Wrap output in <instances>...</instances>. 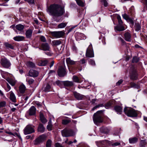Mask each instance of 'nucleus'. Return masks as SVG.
<instances>
[{"label":"nucleus","mask_w":147,"mask_h":147,"mask_svg":"<svg viewBox=\"0 0 147 147\" xmlns=\"http://www.w3.org/2000/svg\"><path fill=\"white\" fill-rule=\"evenodd\" d=\"M62 43L60 40H54L52 41V44L53 46H57L60 45Z\"/></svg>","instance_id":"37"},{"label":"nucleus","mask_w":147,"mask_h":147,"mask_svg":"<svg viewBox=\"0 0 147 147\" xmlns=\"http://www.w3.org/2000/svg\"><path fill=\"white\" fill-rule=\"evenodd\" d=\"M114 110L117 113L121 114L122 111V108L121 106L116 105L114 107Z\"/></svg>","instance_id":"27"},{"label":"nucleus","mask_w":147,"mask_h":147,"mask_svg":"<svg viewBox=\"0 0 147 147\" xmlns=\"http://www.w3.org/2000/svg\"><path fill=\"white\" fill-rule=\"evenodd\" d=\"M9 93H10L9 98L10 100L14 102H16V98L14 93L12 91H10Z\"/></svg>","instance_id":"26"},{"label":"nucleus","mask_w":147,"mask_h":147,"mask_svg":"<svg viewBox=\"0 0 147 147\" xmlns=\"http://www.w3.org/2000/svg\"><path fill=\"white\" fill-rule=\"evenodd\" d=\"M34 127L31 125H27L24 130V133L25 135H27L35 132Z\"/></svg>","instance_id":"7"},{"label":"nucleus","mask_w":147,"mask_h":147,"mask_svg":"<svg viewBox=\"0 0 147 147\" xmlns=\"http://www.w3.org/2000/svg\"><path fill=\"white\" fill-rule=\"evenodd\" d=\"M141 26L140 24L139 23L136 22L135 23L134 28L136 31H138L141 30Z\"/></svg>","instance_id":"35"},{"label":"nucleus","mask_w":147,"mask_h":147,"mask_svg":"<svg viewBox=\"0 0 147 147\" xmlns=\"http://www.w3.org/2000/svg\"><path fill=\"white\" fill-rule=\"evenodd\" d=\"M26 90V87L24 84L20 85L19 87V90L21 94L24 93Z\"/></svg>","instance_id":"32"},{"label":"nucleus","mask_w":147,"mask_h":147,"mask_svg":"<svg viewBox=\"0 0 147 147\" xmlns=\"http://www.w3.org/2000/svg\"><path fill=\"white\" fill-rule=\"evenodd\" d=\"M130 78L133 80H136L138 79V74L134 67L131 66L129 71Z\"/></svg>","instance_id":"4"},{"label":"nucleus","mask_w":147,"mask_h":147,"mask_svg":"<svg viewBox=\"0 0 147 147\" xmlns=\"http://www.w3.org/2000/svg\"><path fill=\"white\" fill-rule=\"evenodd\" d=\"M47 11L53 17L55 21L58 22L59 20L57 18L63 16L65 13L64 8L61 5L57 4L51 5L48 7Z\"/></svg>","instance_id":"1"},{"label":"nucleus","mask_w":147,"mask_h":147,"mask_svg":"<svg viewBox=\"0 0 147 147\" xmlns=\"http://www.w3.org/2000/svg\"><path fill=\"white\" fill-rule=\"evenodd\" d=\"M87 57L89 58L93 57H94V54L92 48V45L90 44L87 49L86 54Z\"/></svg>","instance_id":"11"},{"label":"nucleus","mask_w":147,"mask_h":147,"mask_svg":"<svg viewBox=\"0 0 147 147\" xmlns=\"http://www.w3.org/2000/svg\"><path fill=\"white\" fill-rule=\"evenodd\" d=\"M32 30L30 29H29L26 30L25 32L26 37L28 38H30L32 36Z\"/></svg>","instance_id":"24"},{"label":"nucleus","mask_w":147,"mask_h":147,"mask_svg":"<svg viewBox=\"0 0 147 147\" xmlns=\"http://www.w3.org/2000/svg\"><path fill=\"white\" fill-rule=\"evenodd\" d=\"M74 83L72 81H64V86L67 87H72L74 85Z\"/></svg>","instance_id":"28"},{"label":"nucleus","mask_w":147,"mask_h":147,"mask_svg":"<svg viewBox=\"0 0 147 147\" xmlns=\"http://www.w3.org/2000/svg\"><path fill=\"white\" fill-rule=\"evenodd\" d=\"M11 88L10 86L9 85V84L7 83V88L6 89V90L7 92L9 91L11 89Z\"/></svg>","instance_id":"64"},{"label":"nucleus","mask_w":147,"mask_h":147,"mask_svg":"<svg viewBox=\"0 0 147 147\" xmlns=\"http://www.w3.org/2000/svg\"><path fill=\"white\" fill-rule=\"evenodd\" d=\"M73 94L74 97L78 100H81L84 97V95L76 92H74Z\"/></svg>","instance_id":"18"},{"label":"nucleus","mask_w":147,"mask_h":147,"mask_svg":"<svg viewBox=\"0 0 147 147\" xmlns=\"http://www.w3.org/2000/svg\"><path fill=\"white\" fill-rule=\"evenodd\" d=\"M102 132L106 134L108 133L109 131V130L107 127H103L102 129Z\"/></svg>","instance_id":"52"},{"label":"nucleus","mask_w":147,"mask_h":147,"mask_svg":"<svg viewBox=\"0 0 147 147\" xmlns=\"http://www.w3.org/2000/svg\"><path fill=\"white\" fill-rule=\"evenodd\" d=\"M114 29L115 30L118 31H123L125 30L123 25L119 24L114 26Z\"/></svg>","instance_id":"21"},{"label":"nucleus","mask_w":147,"mask_h":147,"mask_svg":"<svg viewBox=\"0 0 147 147\" xmlns=\"http://www.w3.org/2000/svg\"><path fill=\"white\" fill-rule=\"evenodd\" d=\"M6 105V102L5 101L0 102V108L5 107Z\"/></svg>","instance_id":"56"},{"label":"nucleus","mask_w":147,"mask_h":147,"mask_svg":"<svg viewBox=\"0 0 147 147\" xmlns=\"http://www.w3.org/2000/svg\"><path fill=\"white\" fill-rule=\"evenodd\" d=\"M120 145V143L119 142H115L112 144L111 145L112 146H117Z\"/></svg>","instance_id":"63"},{"label":"nucleus","mask_w":147,"mask_h":147,"mask_svg":"<svg viewBox=\"0 0 147 147\" xmlns=\"http://www.w3.org/2000/svg\"><path fill=\"white\" fill-rule=\"evenodd\" d=\"M40 40L41 41L43 42H46V38L43 36H41L40 37Z\"/></svg>","instance_id":"57"},{"label":"nucleus","mask_w":147,"mask_h":147,"mask_svg":"<svg viewBox=\"0 0 147 147\" xmlns=\"http://www.w3.org/2000/svg\"><path fill=\"white\" fill-rule=\"evenodd\" d=\"M100 2L104 6L106 7L108 6V3L106 0H100Z\"/></svg>","instance_id":"54"},{"label":"nucleus","mask_w":147,"mask_h":147,"mask_svg":"<svg viewBox=\"0 0 147 147\" xmlns=\"http://www.w3.org/2000/svg\"><path fill=\"white\" fill-rule=\"evenodd\" d=\"M96 144L98 147H101V146L103 145H109L110 142L107 140H105L101 141L96 142Z\"/></svg>","instance_id":"12"},{"label":"nucleus","mask_w":147,"mask_h":147,"mask_svg":"<svg viewBox=\"0 0 147 147\" xmlns=\"http://www.w3.org/2000/svg\"><path fill=\"white\" fill-rule=\"evenodd\" d=\"M123 80H119L118 82L116 83V84L117 86H119L120 85L121 83H122Z\"/></svg>","instance_id":"62"},{"label":"nucleus","mask_w":147,"mask_h":147,"mask_svg":"<svg viewBox=\"0 0 147 147\" xmlns=\"http://www.w3.org/2000/svg\"><path fill=\"white\" fill-rule=\"evenodd\" d=\"M46 138V136L45 135L42 134L40 136L34 141V145H39L45 140Z\"/></svg>","instance_id":"9"},{"label":"nucleus","mask_w":147,"mask_h":147,"mask_svg":"<svg viewBox=\"0 0 147 147\" xmlns=\"http://www.w3.org/2000/svg\"><path fill=\"white\" fill-rule=\"evenodd\" d=\"M51 33L52 36L56 38L63 37L65 34V32L63 31L52 32Z\"/></svg>","instance_id":"10"},{"label":"nucleus","mask_w":147,"mask_h":147,"mask_svg":"<svg viewBox=\"0 0 147 147\" xmlns=\"http://www.w3.org/2000/svg\"><path fill=\"white\" fill-rule=\"evenodd\" d=\"M30 4H34V0H24Z\"/></svg>","instance_id":"60"},{"label":"nucleus","mask_w":147,"mask_h":147,"mask_svg":"<svg viewBox=\"0 0 147 147\" xmlns=\"http://www.w3.org/2000/svg\"><path fill=\"white\" fill-rule=\"evenodd\" d=\"M123 18L125 19L127 22H130L133 26L134 25V22L132 19L129 17V16L126 13L122 15Z\"/></svg>","instance_id":"14"},{"label":"nucleus","mask_w":147,"mask_h":147,"mask_svg":"<svg viewBox=\"0 0 147 147\" xmlns=\"http://www.w3.org/2000/svg\"><path fill=\"white\" fill-rule=\"evenodd\" d=\"M13 39L16 41H21L25 39V37L22 36H17L14 37Z\"/></svg>","instance_id":"29"},{"label":"nucleus","mask_w":147,"mask_h":147,"mask_svg":"<svg viewBox=\"0 0 147 147\" xmlns=\"http://www.w3.org/2000/svg\"><path fill=\"white\" fill-rule=\"evenodd\" d=\"M117 18L118 21V24L123 25V22L121 20L120 16L119 15H117Z\"/></svg>","instance_id":"46"},{"label":"nucleus","mask_w":147,"mask_h":147,"mask_svg":"<svg viewBox=\"0 0 147 147\" xmlns=\"http://www.w3.org/2000/svg\"><path fill=\"white\" fill-rule=\"evenodd\" d=\"M86 60L84 59L83 58L80 61V63L82 64H84L86 63Z\"/></svg>","instance_id":"58"},{"label":"nucleus","mask_w":147,"mask_h":147,"mask_svg":"<svg viewBox=\"0 0 147 147\" xmlns=\"http://www.w3.org/2000/svg\"><path fill=\"white\" fill-rule=\"evenodd\" d=\"M55 147H63L62 144L59 142H57L55 144Z\"/></svg>","instance_id":"59"},{"label":"nucleus","mask_w":147,"mask_h":147,"mask_svg":"<svg viewBox=\"0 0 147 147\" xmlns=\"http://www.w3.org/2000/svg\"><path fill=\"white\" fill-rule=\"evenodd\" d=\"M36 108L34 106H32L27 112V113L30 116L34 115L36 114Z\"/></svg>","instance_id":"16"},{"label":"nucleus","mask_w":147,"mask_h":147,"mask_svg":"<svg viewBox=\"0 0 147 147\" xmlns=\"http://www.w3.org/2000/svg\"><path fill=\"white\" fill-rule=\"evenodd\" d=\"M139 58H138L136 56L132 58V62L133 63H137L139 61Z\"/></svg>","instance_id":"50"},{"label":"nucleus","mask_w":147,"mask_h":147,"mask_svg":"<svg viewBox=\"0 0 147 147\" xmlns=\"http://www.w3.org/2000/svg\"><path fill=\"white\" fill-rule=\"evenodd\" d=\"M129 140L130 144H134L137 142L138 138L135 137L130 138L129 139Z\"/></svg>","instance_id":"31"},{"label":"nucleus","mask_w":147,"mask_h":147,"mask_svg":"<svg viewBox=\"0 0 147 147\" xmlns=\"http://www.w3.org/2000/svg\"><path fill=\"white\" fill-rule=\"evenodd\" d=\"M61 133L62 136L65 137L73 136L74 135L73 131L71 129H65L62 131Z\"/></svg>","instance_id":"8"},{"label":"nucleus","mask_w":147,"mask_h":147,"mask_svg":"<svg viewBox=\"0 0 147 147\" xmlns=\"http://www.w3.org/2000/svg\"><path fill=\"white\" fill-rule=\"evenodd\" d=\"M27 64L28 66L32 68H34L35 67L34 63L31 61L28 62L27 63Z\"/></svg>","instance_id":"49"},{"label":"nucleus","mask_w":147,"mask_h":147,"mask_svg":"<svg viewBox=\"0 0 147 147\" xmlns=\"http://www.w3.org/2000/svg\"><path fill=\"white\" fill-rule=\"evenodd\" d=\"M26 81L30 85L32 84L34 82V80L33 79L29 78H26Z\"/></svg>","instance_id":"44"},{"label":"nucleus","mask_w":147,"mask_h":147,"mask_svg":"<svg viewBox=\"0 0 147 147\" xmlns=\"http://www.w3.org/2000/svg\"><path fill=\"white\" fill-rule=\"evenodd\" d=\"M14 134L15 135V136H17L19 138V139L21 140V141H22V139L21 136L18 133L15 132L14 133Z\"/></svg>","instance_id":"61"},{"label":"nucleus","mask_w":147,"mask_h":147,"mask_svg":"<svg viewBox=\"0 0 147 147\" xmlns=\"http://www.w3.org/2000/svg\"><path fill=\"white\" fill-rule=\"evenodd\" d=\"M3 45L5 46L6 49H13L14 46L11 44H10L7 42H5L3 43Z\"/></svg>","instance_id":"22"},{"label":"nucleus","mask_w":147,"mask_h":147,"mask_svg":"<svg viewBox=\"0 0 147 147\" xmlns=\"http://www.w3.org/2000/svg\"><path fill=\"white\" fill-rule=\"evenodd\" d=\"M56 84L60 87L62 88L64 86V81H62L59 80H57L56 82Z\"/></svg>","instance_id":"33"},{"label":"nucleus","mask_w":147,"mask_h":147,"mask_svg":"<svg viewBox=\"0 0 147 147\" xmlns=\"http://www.w3.org/2000/svg\"><path fill=\"white\" fill-rule=\"evenodd\" d=\"M51 88L50 85L49 84H47L43 91L45 92H48L50 91Z\"/></svg>","instance_id":"38"},{"label":"nucleus","mask_w":147,"mask_h":147,"mask_svg":"<svg viewBox=\"0 0 147 147\" xmlns=\"http://www.w3.org/2000/svg\"><path fill=\"white\" fill-rule=\"evenodd\" d=\"M39 116L40 120L42 123L45 124L47 122V120L43 114L42 113L40 112Z\"/></svg>","instance_id":"23"},{"label":"nucleus","mask_w":147,"mask_h":147,"mask_svg":"<svg viewBox=\"0 0 147 147\" xmlns=\"http://www.w3.org/2000/svg\"><path fill=\"white\" fill-rule=\"evenodd\" d=\"M65 65L60 66L58 70L57 73L58 76L60 77H63L65 76L67 74Z\"/></svg>","instance_id":"6"},{"label":"nucleus","mask_w":147,"mask_h":147,"mask_svg":"<svg viewBox=\"0 0 147 147\" xmlns=\"http://www.w3.org/2000/svg\"><path fill=\"white\" fill-rule=\"evenodd\" d=\"M45 128L43 125L41 123H40L38 125V132L40 133H43L45 131Z\"/></svg>","instance_id":"25"},{"label":"nucleus","mask_w":147,"mask_h":147,"mask_svg":"<svg viewBox=\"0 0 147 147\" xmlns=\"http://www.w3.org/2000/svg\"><path fill=\"white\" fill-rule=\"evenodd\" d=\"M104 106V105L102 104H99L93 107V108L92 109V110L93 111H94L98 108L100 107H103Z\"/></svg>","instance_id":"51"},{"label":"nucleus","mask_w":147,"mask_h":147,"mask_svg":"<svg viewBox=\"0 0 147 147\" xmlns=\"http://www.w3.org/2000/svg\"><path fill=\"white\" fill-rule=\"evenodd\" d=\"M125 39L127 41L130 42L131 40V34L128 32H126L124 34Z\"/></svg>","instance_id":"19"},{"label":"nucleus","mask_w":147,"mask_h":147,"mask_svg":"<svg viewBox=\"0 0 147 147\" xmlns=\"http://www.w3.org/2000/svg\"><path fill=\"white\" fill-rule=\"evenodd\" d=\"M88 62L89 64L92 66H94L96 65L95 61L92 59H89L88 60Z\"/></svg>","instance_id":"53"},{"label":"nucleus","mask_w":147,"mask_h":147,"mask_svg":"<svg viewBox=\"0 0 147 147\" xmlns=\"http://www.w3.org/2000/svg\"><path fill=\"white\" fill-rule=\"evenodd\" d=\"M124 111L127 116L130 117H136L137 114L136 111L133 109L125 107L124 109Z\"/></svg>","instance_id":"3"},{"label":"nucleus","mask_w":147,"mask_h":147,"mask_svg":"<svg viewBox=\"0 0 147 147\" xmlns=\"http://www.w3.org/2000/svg\"><path fill=\"white\" fill-rule=\"evenodd\" d=\"M77 4L81 7H83L85 6V4L84 2L81 0H76Z\"/></svg>","instance_id":"42"},{"label":"nucleus","mask_w":147,"mask_h":147,"mask_svg":"<svg viewBox=\"0 0 147 147\" xmlns=\"http://www.w3.org/2000/svg\"><path fill=\"white\" fill-rule=\"evenodd\" d=\"M6 80L12 86H13L15 85L16 82L13 79L8 78L6 79Z\"/></svg>","instance_id":"30"},{"label":"nucleus","mask_w":147,"mask_h":147,"mask_svg":"<svg viewBox=\"0 0 147 147\" xmlns=\"http://www.w3.org/2000/svg\"><path fill=\"white\" fill-rule=\"evenodd\" d=\"M130 88H134L138 89L139 87V86L138 84L134 82H131L130 84Z\"/></svg>","instance_id":"43"},{"label":"nucleus","mask_w":147,"mask_h":147,"mask_svg":"<svg viewBox=\"0 0 147 147\" xmlns=\"http://www.w3.org/2000/svg\"><path fill=\"white\" fill-rule=\"evenodd\" d=\"M40 49L44 51H50V47L48 43H42L41 44Z\"/></svg>","instance_id":"15"},{"label":"nucleus","mask_w":147,"mask_h":147,"mask_svg":"<svg viewBox=\"0 0 147 147\" xmlns=\"http://www.w3.org/2000/svg\"><path fill=\"white\" fill-rule=\"evenodd\" d=\"M0 63L3 67L6 69L9 68L11 65L10 61L5 57L1 59Z\"/></svg>","instance_id":"5"},{"label":"nucleus","mask_w":147,"mask_h":147,"mask_svg":"<svg viewBox=\"0 0 147 147\" xmlns=\"http://www.w3.org/2000/svg\"><path fill=\"white\" fill-rule=\"evenodd\" d=\"M38 71L33 69H31L29 71L28 75V76L33 77H36L38 76Z\"/></svg>","instance_id":"17"},{"label":"nucleus","mask_w":147,"mask_h":147,"mask_svg":"<svg viewBox=\"0 0 147 147\" xmlns=\"http://www.w3.org/2000/svg\"><path fill=\"white\" fill-rule=\"evenodd\" d=\"M67 25L66 22H62L58 25L57 28H63L66 27Z\"/></svg>","instance_id":"40"},{"label":"nucleus","mask_w":147,"mask_h":147,"mask_svg":"<svg viewBox=\"0 0 147 147\" xmlns=\"http://www.w3.org/2000/svg\"><path fill=\"white\" fill-rule=\"evenodd\" d=\"M66 61L67 65H76L77 63V62L75 61L71 60L70 57L67 58L66 59Z\"/></svg>","instance_id":"20"},{"label":"nucleus","mask_w":147,"mask_h":147,"mask_svg":"<svg viewBox=\"0 0 147 147\" xmlns=\"http://www.w3.org/2000/svg\"><path fill=\"white\" fill-rule=\"evenodd\" d=\"M70 122L71 121L69 120L63 119L62 121V123L63 125H66Z\"/></svg>","instance_id":"55"},{"label":"nucleus","mask_w":147,"mask_h":147,"mask_svg":"<svg viewBox=\"0 0 147 147\" xmlns=\"http://www.w3.org/2000/svg\"><path fill=\"white\" fill-rule=\"evenodd\" d=\"M52 127L53 125L52 124L51 121V120H49L47 127V129L49 131H51L52 130Z\"/></svg>","instance_id":"41"},{"label":"nucleus","mask_w":147,"mask_h":147,"mask_svg":"<svg viewBox=\"0 0 147 147\" xmlns=\"http://www.w3.org/2000/svg\"><path fill=\"white\" fill-rule=\"evenodd\" d=\"M147 144V142L145 140H142L140 142V147H146Z\"/></svg>","instance_id":"36"},{"label":"nucleus","mask_w":147,"mask_h":147,"mask_svg":"<svg viewBox=\"0 0 147 147\" xmlns=\"http://www.w3.org/2000/svg\"><path fill=\"white\" fill-rule=\"evenodd\" d=\"M72 79L73 80V81L76 82L77 83H80V81L79 80L78 78V77L76 76H73Z\"/></svg>","instance_id":"48"},{"label":"nucleus","mask_w":147,"mask_h":147,"mask_svg":"<svg viewBox=\"0 0 147 147\" xmlns=\"http://www.w3.org/2000/svg\"><path fill=\"white\" fill-rule=\"evenodd\" d=\"M104 110H101L97 111L94 113L93 119L94 123L96 124L97 123H100L103 122L102 115Z\"/></svg>","instance_id":"2"},{"label":"nucleus","mask_w":147,"mask_h":147,"mask_svg":"<svg viewBox=\"0 0 147 147\" xmlns=\"http://www.w3.org/2000/svg\"><path fill=\"white\" fill-rule=\"evenodd\" d=\"M52 143V141L51 139H48L46 142V147H51Z\"/></svg>","instance_id":"45"},{"label":"nucleus","mask_w":147,"mask_h":147,"mask_svg":"<svg viewBox=\"0 0 147 147\" xmlns=\"http://www.w3.org/2000/svg\"><path fill=\"white\" fill-rule=\"evenodd\" d=\"M24 25L21 24H18L16 26V29L19 31H22L24 28Z\"/></svg>","instance_id":"34"},{"label":"nucleus","mask_w":147,"mask_h":147,"mask_svg":"<svg viewBox=\"0 0 147 147\" xmlns=\"http://www.w3.org/2000/svg\"><path fill=\"white\" fill-rule=\"evenodd\" d=\"M112 104L113 103L112 102L109 101L105 104V107L106 108L108 109L111 106Z\"/></svg>","instance_id":"47"},{"label":"nucleus","mask_w":147,"mask_h":147,"mask_svg":"<svg viewBox=\"0 0 147 147\" xmlns=\"http://www.w3.org/2000/svg\"><path fill=\"white\" fill-rule=\"evenodd\" d=\"M48 63V61L47 60H42L40 62L39 64V66H45L47 65Z\"/></svg>","instance_id":"39"},{"label":"nucleus","mask_w":147,"mask_h":147,"mask_svg":"<svg viewBox=\"0 0 147 147\" xmlns=\"http://www.w3.org/2000/svg\"><path fill=\"white\" fill-rule=\"evenodd\" d=\"M75 37L76 40H79L82 39H85L86 38V36L83 34L77 32L75 34Z\"/></svg>","instance_id":"13"}]
</instances>
